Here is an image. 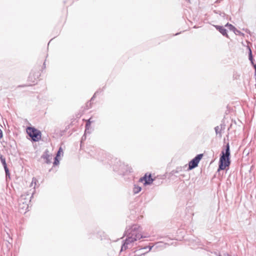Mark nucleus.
<instances>
[{
    "label": "nucleus",
    "instance_id": "obj_1",
    "mask_svg": "<svg viewBox=\"0 0 256 256\" xmlns=\"http://www.w3.org/2000/svg\"><path fill=\"white\" fill-rule=\"evenodd\" d=\"M141 230V227L136 224L128 226L126 227L124 236H126V238L121 246V252L132 248L136 241L142 238L148 237V236H143Z\"/></svg>",
    "mask_w": 256,
    "mask_h": 256
},
{
    "label": "nucleus",
    "instance_id": "obj_2",
    "mask_svg": "<svg viewBox=\"0 0 256 256\" xmlns=\"http://www.w3.org/2000/svg\"><path fill=\"white\" fill-rule=\"evenodd\" d=\"M230 149L229 144L228 143L226 146L225 151L222 152V156L220 158L219 166L218 170H224L226 166L230 164Z\"/></svg>",
    "mask_w": 256,
    "mask_h": 256
},
{
    "label": "nucleus",
    "instance_id": "obj_3",
    "mask_svg": "<svg viewBox=\"0 0 256 256\" xmlns=\"http://www.w3.org/2000/svg\"><path fill=\"white\" fill-rule=\"evenodd\" d=\"M30 197L28 195L22 194L19 198L18 208L20 212L25 213L28 208V202H30Z\"/></svg>",
    "mask_w": 256,
    "mask_h": 256
},
{
    "label": "nucleus",
    "instance_id": "obj_4",
    "mask_svg": "<svg viewBox=\"0 0 256 256\" xmlns=\"http://www.w3.org/2000/svg\"><path fill=\"white\" fill-rule=\"evenodd\" d=\"M28 135L34 142H38L41 138V132L34 127H28L26 130Z\"/></svg>",
    "mask_w": 256,
    "mask_h": 256
},
{
    "label": "nucleus",
    "instance_id": "obj_5",
    "mask_svg": "<svg viewBox=\"0 0 256 256\" xmlns=\"http://www.w3.org/2000/svg\"><path fill=\"white\" fill-rule=\"evenodd\" d=\"M202 156V154H198L194 158L191 160L189 162L188 170H191L196 167Z\"/></svg>",
    "mask_w": 256,
    "mask_h": 256
},
{
    "label": "nucleus",
    "instance_id": "obj_6",
    "mask_svg": "<svg viewBox=\"0 0 256 256\" xmlns=\"http://www.w3.org/2000/svg\"><path fill=\"white\" fill-rule=\"evenodd\" d=\"M114 168L113 170L118 172L120 174H123L125 170V165L120 160H115Z\"/></svg>",
    "mask_w": 256,
    "mask_h": 256
},
{
    "label": "nucleus",
    "instance_id": "obj_7",
    "mask_svg": "<svg viewBox=\"0 0 256 256\" xmlns=\"http://www.w3.org/2000/svg\"><path fill=\"white\" fill-rule=\"evenodd\" d=\"M41 158L44 159L46 164H49L51 163L52 156L49 154V152L48 150H46L44 151L42 155L41 156Z\"/></svg>",
    "mask_w": 256,
    "mask_h": 256
},
{
    "label": "nucleus",
    "instance_id": "obj_8",
    "mask_svg": "<svg viewBox=\"0 0 256 256\" xmlns=\"http://www.w3.org/2000/svg\"><path fill=\"white\" fill-rule=\"evenodd\" d=\"M139 181L140 182H142L144 181V184L146 186L152 184L154 181V179L152 178V176L150 174H149L148 176H147L146 174L144 176L140 178Z\"/></svg>",
    "mask_w": 256,
    "mask_h": 256
},
{
    "label": "nucleus",
    "instance_id": "obj_9",
    "mask_svg": "<svg viewBox=\"0 0 256 256\" xmlns=\"http://www.w3.org/2000/svg\"><path fill=\"white\" fill-rule=\"evenodd\" d=\"M225 124H221L220 126H216L215 127L214 130L216 135H218L219 137H222V132L225 129Z\"/></svg>",
    "mask_w": 256,
    "mask_h": 256
},
{
    "label": "nucleus",
    "instance_id": "obj_10",
    "mask_svg": "<svg viewBox=\"0 0 256 256\" xmlns=\"http://www.w3.org/2000/svg\"><path fill=\"white\" fill-rule=\"evenodd\" d=\"M216 28L223 35H227V30L222 26H215Z\"/></svg>",
    "mask_w": 256,
    "mask_h": 256
},
{
    "label": "nucleus",
    "instance_id": "obj_11",
    "mask_svg": "<svg viewBox=\"0 0 256 256\" xmlns=\"http://www.w3.org/2000/svg\"><path fill=\"white\" fill-rule=\"evenodd\" d=\"M141 190H142L141 187H140L136 185V184H134V186L132 191H133V192L134 194H138L139 192H140L141 191Z\"/></svg>",
    "mask_w": 256,
    "mask_h": 256
},
{
    "label": "nucleus",
    "instance_id": "obj_12",
    "mask_svg": "<svg viewBox=\"0 0 256 256\" xmlns=\"http://www.w3.org/2000/svg\"><path fill=\"white\" fill-rule=\"evenodd\" d=\"M92 122L91 121V118H89L86 124V129H85V134H86L87 130H88L90 128V124Z\"/></svg>",
    "mask_w": 256,
    "mask_h": 256
},
{
    "label": "nucleus",
    "instance_id": "obj_13",
    "mask_svg": "<svg viewBox=\"0 0 256 256\" xmlns=\"http://www.w3.org/2000/svg\"><path fill=\"white\" fill-rule=\"evenodd\" d=\"M0 161L2 164L3 166H6L7 164H6V158H4L2 155L0 156Z\"/></svg>",
    "mask_w": 256,
    "mask_h": 256
},
{
    "label": "nucleus",
    "instance_id": "obj_14",
    "mask_svg": "<svg viewBox=\"0 0 256 256\" xmlns=\"http://www.w3.org/2000/svg\"><path fill=\"white\" fill-rule=\"evenodd\" d=\"M59 160L58 159V156H56L54 159V162L53 163L54 166H56L59 164Z\"/></svg>",
    "mask_w": 256,
    "mask_h": 256
},
{
    "label": "nucleus",
    "instance_id": "obj_15",
    "mask_svg": "<svg viewBox=\"0 0 256 256\" xmlns=\"http://www.w3.org/2000/svg\"><path fill=\"white\" fill-rule=\"evenodd\" d=\"M226 26H227L228 27L230 30H235V28L234 26H233L232 24H229L228 23L226 25Z\"/></svg>",
    "mask_w": 256,
    "mask_h": 256
},
{
    "label": "nucleus",
    "instance_id": "obj_16",
    "mask_svg": "<svg viewBox=\"0 0 256 256\" xmlns=\"http://www.w3.org/2000/svg\"><path fill=\"white\" fill-rule=\"evenodd\" d=\"M37 180L36 178H32V182H31V184H30V186H33V184H34V188L35 187V186L36 184V182H37Z\"/></svg>",
    "mask_w": 256,
    "mask_h": 256
},
{
    "label": "nucleus",
    "instance_id": "obj_17",
    "mask_svg": "<svg viewBox=\"0 0 256 256\" xmlns=\"http://www.w3.org/2000/svg\"><path fill=\"white\" fill-rule=\"evenodd\" d=\"M92 103L90 101V102H88L86 104V109H89L90 108H92Z\"/></svg>",
    "mask_w": 256,
    "mask_h": 256
},
{
    "label": "nucleus",
    "instance_id": "obj_18",
    "mask_svg": "<svg viewBox=\"0 0 256 256\" xmlns=\"http://www.w3.org/2000/svg\"><path fill=\"white\" fill-rule=\"evenodd\" d=\"M61 153H63V152H62V148L61 147H60L58 149V151L57 152V154H56V156H60Z\"/></svg>",
    "mask_w": 256,
    "mask_h": 256
},
{
    "label": "nucleus",
    "instance_id": "obj_19",
    "mask_svg": "<svg viewBox=\"0 0 256 256\" xmlns=\"http://www.w3.org/2000/svg\"><path fill=\"white\" fill-rule=\"evenodd\" d=\"M249 60L252 62V50L250 48H249Z\"/></svg>",
    "mask_w": 256,
    "mask_h": 256
},
{
    "label": "nucleus",
    "instance_id": "obj_20",
    "mask_svg": "<svg viewBox=\"0 0 256 256\" xmlns=\"http://www.w3.org/2000/svg\"><path fill=\"white\" fill-rule=\"evenodd\" d=\"M6 180H7V179L8 178H10V172L9 171H7V172H6Z\"/></svg>",
    "mask_w": 256,
    "mask_h": 256
},
{
    "label": "nucleus",
    "instance_id": "obj_21",
    "mask_svg": "<svg viewBox=\"0 0 256 256\" xmlns=\"http://www.w3.org/2000/svg\"><path fill=\"white\" fill-rule=\"evenodd\" d=\"M6 180H7V179L8 178H10V172L9 171H7V172H6Z\"/></svg>",
    "mask_w": 256,
    "mask_h": 256
},
{
    "label": "nucleus",
    "instance_id": "obj_22",
    "mask_svg": "<svg viewBox=\"0 0 256 256\" xmlns=\"http://www.w3.org/2000/svg\"><path fill=\"white\" fill-rule=\"evenodd\" d=\"M98 92H96L94 93V96H92V98H91L90 100L91 102L92 101H93L96 97V94L98 93Z\"/></svg>",
    "mask_w": 256,
    "mask_h": 256
},
{
    "label": "nucleus",
    "instance_id": "obj_23",
    "mask_svg": "<svg viewBox=\"0 0 256 256\" xmlns=\"http://www.w3.org/2000/svg\"><path fill=\"white\" fill-rule=\"evenodd\" d=\"M98 92H96L94 93V96H92V98H91L90 100L91 102L92 101H93L96 97V94L98 93Z\"/></svg>",
    "mask_w": 256,
    "mask_h": 256
},
{
    "label": "nucleus",
    "instance_id": "obj_24",
    "mask_svg": "<svg viewBox=\"0 0 256 256\" xmlns=\"http://www.w3.org/2000/svg\"><path fill=\"white\" fill-rule=\"evenodd\" d=\"M86 134H85V133L84 134L82 137L81 141L84 140L86 139Z\"/></svg>",
    "mask_w": 256,
    "mask_h": 256
},
{
    "label": "nucleus",
    "instance_id": "obj_25",
    "mask_svg": "<svg viewBox=\"0 0 256 256\" xmlns=\"http://www.w3.org/2000/svg\"><path fill=\"white\" fill-rule=\"evenodd\" d=\"M3 134H2V130L0 128V139H1L2 138Z\"/></svg>",
    "mask_w": 256,
    "mask_h": 256
},
{
    "label": "nucleus",
    "instance_id": "obj_26",
    "mask_svg": "<svg viewBox=\"0 0 256 256\" xmlns=\"http://www.w3.org/2000/svg\"><path fill=\"white\" fill-rule=\"evenodd\" d=\"M4 171H5V172H7V171H9V170H8V168L7 166H4Z\"/></svg>",
    "mask_w": 256,
    "mask_h": 256
},
{
    "label": "nucleus",
    "instance_id": "obj_27",
    "mask_svg": "<svg viewBox=\"0 0 256 256\" xmlns=\"http://www.w3.org/2000/svg\"><path fill=\"white\" fill-rule=\"evenodd\" d=\"M154 246H148V252H150L152 248Z\"/></svg>",
    "mask_w": 256,
    "mask_h": 256
},
{
    "label": "nucleus",
    "instance_id": "obj_28",
    "mask_svg": "<svg viewBox=\"0 0 256 256\" xmlns=\"http://www.w3.org/2000/svg\"><path fill=\"white\" fill-rule=\"evenodd\" d=\"M90 134V129L88 130H87L86 134Z\"/></svg>",
    "mask_w": 256,
    "mask_h": 256
},
{
    "label": "nucleus",
    "instance_id": "obj_29",
    "mask_svg": "<svg viewBox=\"0 0 256 256\" xmlns=\"http://www.w3.org/2000/svg\"><path fill=\"white\" fill-rule=\"evenodd\" d=\"M43 66L44 68H46V62H44V63L43 64Z\"/></svg>",
    "mask_w": 256,
    "mask_h": 256
},
{
    "label": "nucleus",
    "instance_id": "obj_30",
    "mask_svg": "<svg viewBox=\"0 0 256 256\" xmlns=\"http://www.w3.org/2000/svg\"><path fill=\"white\" fill-rule=\"evenodd\" d=\"M162 244V242H156V244Z\"/></svg>",
    "mask_w": 256,
    "mask_h": 256
},
{
    "label": "nucleus",
    "instance_id": "obj_31",
    "mask_svg": "<svg viewBox=\"0 0 256 256\" xmlns=\"http://www.w3.org/2000/svg\"><path fill=\"white\" fill-rule=\"evenodd\" d=\"M148 246H145L143 248V249H145V250H148Z\"/></svg>",
    "mask_w": 256,
    "mask_h": 256
},
{
    "label": "nucleus",
    "instance_id": "obj_32",
    "mask_svg": "<svg viewBox=\"0 0 256 256\" xmlns=\"http://www.w3.org/2000/svg\"><path fill=\"white\" fill-rule=\"evenodd\" d=\"M143 236H148V238H149V237H150V235H148V234L143 235Z\"/></svg>",
    "mask_w": 256,
    "mask_h": 256
},
{
    "label": "nucleus",
    "instance_id": "obj_33",
    "mask_svg": "<svg viewBox=\"0 0 256 256\" xmlns=\"http://www.w3.org/2000/svg\"><path fill=\"white\" fill-rule=\"evenodd\" d=\"M222 16H224V13H222Z\"/></svg>",
    "mask_w": 256,
    "mask_h": 256
},
{
    "label": "nucleus",
    "instance_id": "obj_34",
    "mask_svg": "<svg viewBox=\"0 0 256 256\" xmlns=\"http://www.w3.org/2000/svg\"><path fill=\"white\" fill-rule=\"evenodd\" d=\"M108 241L110 242V240Z\"/></svg>",
    "mask_w": 256,
    "mask_h": 256
}]
</instances>
